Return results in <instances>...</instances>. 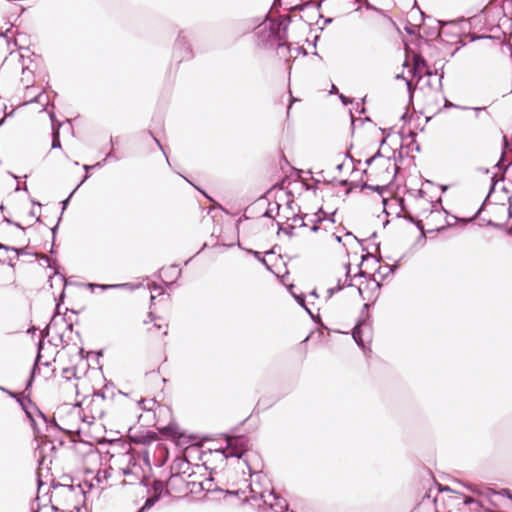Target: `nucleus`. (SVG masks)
<instances>
[{
	"instance_id": "nucleus-1",
	"label": "nucleus",
	"mask_w": 512,
	"mask_h": 512,
	"mask_svg": "<svg viewBox=\"0 0 512 512\" xmlns=\"http://www.w3.org/2000/svg\"><path fill=\"white\" fill-rule=\"evenodd\" d=\"M225 439L226 446L220 448V452L224 458H238L241 459L248 450L249 438L246 435H229L227 433L221 434Z\"/></svg>"
},
{
	"instance_id": "nucleus-14",
	"label": "nucleus",
	"mask_w": 512,
	"mask_h": 512,
	"mask_svg": "<svg viewBox=\"0 0 512 512\" xmlns=\"http://www.w3.org/2000/svg\"><path fill=\"white\" fill-rule=\"evenodd\" d=\"M507 147H508V140H507V137L504 135L503 136V150H505ZM504 159H505L504 151H502L501 157H500L499 161L497 162V164L495 165V167L498 168L500 171H503V173H505L508 170V168L512 165V161L509 164L505 165Z\"/></svg>"
},
{
	"instance_id": "nucleus-15",
	"label": "nucleus",
	"mask_w": 512,
	"mask_h": 512,
	"mask_svg": "<svg viewBox=\"0 0 512 512\" xmlns=\"http://www.w3.org/2000/svg\"><path fill=\"white\" fill-rule=\"evenodd\" d=\"M281 43L280 48H274L276 50L277 55L279 58L284 59L285 61H288L289 54L291 52L290 46L287 43L286 40L279 41Z\"/></svg>"
},
{
	"instance_id": "nucleus-58",
	"label": "nucleus",
	"mask_w": 512,
	"mask_h": 512,
	"mask_svg": "<svg viewBox=\"0 0 512 512\" xmlns=\"http://www.w3.org/2000/svg\"><path fill=\"white\" fill-rule=\"evenodd\" d=\"M339 185L341 186H354V187H357L358 185L354 182H350L349 180L347 179H342V180H339L338 181Z\"/></svg>"
},
{
	"instance_id": "nucleus-39",
	"label": "nucleus",
	"mask_w": 512,
	"mask_h": 512,
	"mask_svg": "<svg viewBox=\"0 0 512 512\" xmlns=\"http://www.w3.org/2000/svg\"><path fill=\"white\" fill-rule=\"evenodd\" d=\"M61 314L60 312V307L56 306L55 307V312H54V315L52 316L50 322H49V326L50 327H55L57 325V316H59Z\"/></svg>"
},
{
	"instance_id": "nucleus-7",
	"label": "nucleus",
	"mask_w": 512,
	"mask_h": 512,
	"mask_svg": "<svg viewBox=\"0 0 512 512\" xmlns=\"http://www.w3.org/2000/svg\"><path fill=\"white\" fill-rule=\"evenodd\" d=\"M260 498L263 500L265 505H269L270 509L274 510L275 512H286L288 511V502L285 498L278 495L274 490H271L268 493L269 497H272L274 500V503H268L267 496L265 492L260 493Z\"/></svg>"
},
{
	"instance_id": "nucleus-37",
	"label": "nucleus",
	"mask_w": 512,
	"mask_h": 512,
	"mask_svg": "<svg viewBox=\"0 0 512 512\" xmlns=\"http://www.w3.org/2000/svg\"><path fill=\"white\" fill-rule=\"evenodd\" d=\"M40 259H41L43 262L47 263V265H48V268H49V269H53V270H55V269H56V268H55V264H56V262H57L56 260L52 261V260H51L47 255H42V256L40 257Z\"/></svg>"
},
{
	"instance_id": "nucleus-28",
	"label": "nucleus",
	"mask_w": 512,
	"mask_h": 512,
	"mask_svg": "<svg viewBox=\"0 0 512 512\" xmlns=\"http://www.w3.org/2000/svg\"><path fill=\"white\" fill-rule=\"evenodd\" d=\"M62 376L69 381L72 377H76V369L74 367H66L62 370Z\"/></svg>"
},
{
	"instance_id": "nucleus-21",
	"label": "nucleus",
	"mask_w": 512,
	"mask_h": 512,
	"mask_svg": "<svg viewBox=\"0 0 512 512\" xmlns=\"http://www.w3.org/2000/svg\"><path fill=\"white\" fill-rule=\"evenodd\" d=\"M26 407H24L22 410L25 413L27 419H32L34 416L35 411L37 410V405L32 401H25Z\"/></svg>"
},
{
	"instance_id": "nucleus-6",
	"label": "nucleus",
	"mask_w": 512,
	"mask_h": 512,
	"mask_svg": "<svg viewBox=\"0 0 512 512\" xmlns=\"http://www.w3.org/2000/svg\"><path fill=\"white\" fill-rule=\"evenodd\" d=\"M413 77L422 78L423 74L431 76L432 72L429 70L428 63L422 54L417 53L412 56V68L409 71Z\"/></svg>"
},
{
	"instance_id": "nucleus-64",
	"label": "nucleus",
	"mask_w": 512,
	"mask_h": 512,
	"mask_svg": "<svg viewBox=\"0 0 512 512\" xmlns=\"http://www.w3.org/2000/svg\"><path fill=\"white\" fill-rule=\"evenodd\" d=\"M476 502H477V501H476L474 498L470 497V496H465V497H464V500H463V503H464L465 505H470V504H472V503H476Z\"/></svg>"
},
{
	"instance_id": "nucleus-51",
	"label": "nucleus",
	"mask_w": 512,
	"mask_h": 512,
	"mask_svg": "<svg viewBox=\"0 0 512 512\" xmlns=\"http://www.w3.org/2000/svg\"><path fill=\"white\" fill-rule=\"evenodd\" d=\"M295 228L296 227L294 225H288L287 227H285L284 233L291 238L295 235Z\"/></svg>"
},
{
	"instance_id": "nucleus-34",
	"label": "nucleus",
	"mask_w": 512,
	"mask_h": 512,
	"mask_svg": "<svg viewBox=\"0 0 512 512\" xmlns=\"http://www.w3.org/2000/svg\"><path fill=\"white\" fill-rule=\"evenodd\" d=\"M370 281H372V282H373V284H374L373 293H374V292H376L375 299H377V298H378V296H379V291H380V289H381V287H382V284H381V282H380V281H377V280L375 279V276H374V275L370 276Z\"/></svg>"
},
{
	"instance_id": "nucleus-12",
	"label": "nucleus",
	"mask_w": 512,
	"mask_h": 512,
	"mask_svg": "<svg viewBox=\"0 0 512 512\" xmlns=\"http://www.w3.org/2000/svg\"><path fill=\"white\" fill-rule=\"evenodd\" d=\"M504 180V176H502L500 179H496L495 175L491 178V185H490V188H489V192H488V195L486 196V199L484 200V202L481 204L480 208L476 211V213L474 214V216L472 217L471 220H474L476 219L480 214L481 212L484 210V206H485V203L487 201V199L491 196V194L495 191V187L498 183V181H503Z\"/></svg>"
},
{
	"instance_id": "nucleus-32",
	"label": "nucleus",
	"mask_w": 512,
	"mask_h": 512,
	"mask_svg": "<svg viewBox=\"0 0 512 512\" xmlns=\"http://www.w3.org/2000/svg\"><path fill=\"white\" fill-rule=\"evenodd\" d=\"M343 289L341 279L338 280L337 285L327 290L328 297H332L335 293L340 292Z\"/></svg>"
},
{
	"instance_id": "nucleus-18",
	"label": "nucleus",
	"mask_w": 512,
	"mask_h": 512,
	"mask_svg": "<svg viewBox=\"0 0 512 512\" xmlns=\"http://www.w3.org/2000/svg\"><path fill=\"white\" fill-rule=\"evenodd\" d=\"M149 488L153 491V495H158L160 498L163 495V492L165 491V484L160 479H154L152 484H150Z\"/></svg>"
},
{
	"instance_id": "nucleus-43",
	"label": "nucleus",
	"mask_w": 512,
	"mask_h": 512,
	"mask_svg": "<svg viewBox=\"0 0 512 512\" xmlns=\"http://www.w3.org/2000/svg\"><path fill=\"white\" fill-rule=\"evenodd\" d=\"M148 133L153 138V140L155 141V143L159 147V149L163 152V154L166 157L167 162L169 163L168 156L166 155L164 148H163L161 142L159 141V139H157L151 131H148Z\"/></svg>"
},
{
	"instance_id": "nucleus-22",
	"label": "nucleus",
	"mask_w": 512,
	"mask_h": 512,
	"mask_svg": "<svg viewBox=\"0 0 512 512\" xmlns=\"http://www.w3.org/2000/svg\"><path fill=\"white\" fill-rule=\"evenodd\" d=\"M451 219H452V220H450V221L448 220V221L446 222V225H445V226H441V227H438V228H436V229L428 230V232H430V233H433V232L440 233V232L444 231L447 227H452V226L456 225L458 222H460V221H461V219H460V218H458V217H457V216H455V215H451Z\"/></svg>"
},
{
	"instance_id": "nucleus-62",
	"label": "nucleus",
	"mask_w": 512,
	"mask_h": 512,
	"mask_svg": "<svg viewBox=\"0 0 512 512\" xmlns=\"http://www.w3.org/2000/svg\"><path fill=\"white\" fill-rule=\"evenodd\" d=\"M370 276L366 271H363V270H359V272L354 276V277H361V278H366L370 281Z\"/></svg>"
},
{
	"instance_id": "nucleus-52",
	"label": "nucleus",
	"mask_w": 512,
	"mask_h": 512,
	"mask_svg": "<svg viewBox=\"0 0 512 512\" xmlns=\"http://www.w3.org/2000/svg\"><path fill=\"white\" fill-rule=\"evenodd\" d=\"M430 492H431V491L429 490V491H427V492L425 493V495L422 497V499H421V501H420V503H419V506H423V505H425L426 503H429V502H430V499H431Z\"/></svg>"
},
{
	"instance_id": "nucleus-48",
	"label": "nucleus",
	"mask_w": 512,
	"mask_h": 512,
	"mask_svg": "<svg viewBox=\"0 0 512 512\" xmlns=\"http://www.w3.org/2000/svg\"><path fill=\"white\" fill-rule=\"evenodd\" d=\"M407 149L414 150L416 152L421 151L420 145L415 140H412L411 143L407 145Z\"/></svg>"
},
{
	"instance_id": "nucleus-50",
	"label": "nucleus",
	"mask_w": 512,
	"mask_h": 512,
	"mask_svg": "<svg viewBox=\"0 0 512 512\" xmlns=\"http://www.w3.org/2000/svg\"><path fill=\"white\" fill-rule=\"evenodd\" d=\"M63 122L57 120L54 123H51L52 133L60 132V128L62 127Z\"/></svg>"
},
{
	"instance_id": "nucleus-53",
	"label": "nucleus",
	"mask_w": 512,
	"mask_h": 512,
	"mask_svg": "<svg viewBox=\"0 0 512 512\" xmlns=\"http://www.w3.org/2000/svg\"><path fill=\"white\" fill-rule=\"evenodd\" d=\"M406 85H407V90H408V93H409V103L412 104L414 88L412 87V84H411L410 81H407Z\"/></svg>"
},
{
	"instance_id": "nucleus-35",
	"label": "nucleus",
	"mask_w": 512,
	"mask_h": 512,
	"mask_svg": "<svg viewBox=\"0 0 512 512\" xmlns=\"http://www.w3.org/2000/svg\"><path fill=\"white\" fill-rule=\"evenodd\" d=\"M214 491H219V492H224L226 495H230V496H239L240 494H244L245 491L243 490H223V489H220V488H215Z\"/></svg>"
},
{
	"instance_id": "nucleus-56",
	"label": "nucleus",
	"mask_w": 512,
	"mask_h": 512,
	"mask_svg": "<svg viewBox=\"0 0 512 512\" xmlns=\"http://www.w3.org/2000/svg\"><path fill=\"white\" fill-rule=\"evenodd\" d=\"M29 422H30V425L35 433V435H38L40 433L38 427H37V423H36V420L34 418V416L32 417V419H28Z\"/></svg>"
},
{
	"instance_id": "nucleus-23",
	"label": "nucleus",
	"mask_w": 512,
	"mask_h": 512,
	"mask_svg": "<svg viewBox=\"0 0 512 512\" xmlns=\"http://www.w3.org/2000/svg\"><path fill=\"white\" fill-rule=\"evenodd\" d=\"M360 188L362 190H364V189L372 190V191L378 193L379 195H382L384 193V191L387 189V186L371 185L366 182H363L360 185Z\"/></svg>"
},
{
	"instance_id": "nucleus-5",
	"label": "nucleus",
	"mask_w": 512,
	"mask_h": 512,
	"mask_svg": "<svg viewBox=\"0 0 512 512\" xmlns=\"http://www.w3.org/2000/svg\"><path fill=\"white\" fill-rule=\"evenodd\" d=\"M133 428L130 427L128 432V441L136 445H149L158 440V434L152 430H140L132 433Z\"/></svg>"
},
{
	"instance_id": "nucleus-36",
	"label": "nucleus",
	"mask_w": 512,
	"mask_h": 512,
	"mask_svg": "<svg viewBox=\"0 0 512 512\" xmlns=\"http://www.w3.org/2000/svg\"><path fill=\"white\" fill-rule=\"evenodd\" d=\"M77 189H78V187H76V188H75V189H74V190L69 194V196H68L66 199H64L63 201H61V205H62L61 214H60L61 216L63 215V213H64L65 209L67 208V206H68V204H69V202H70L71 197L73 196V194L75 193V191H76Z\"/></svg>"
},
{
	"instance_id": "nucleus-9",
	"label": "nucleus",
	"mask_w": 512,
	"mask_h": 512,
	"mask_svg": "<svg viewBox=\"0 0 512 512\" xmlns=\"http://www.w3.org/2000/svg\"><path fill=\"white\" fill-rule=\"evenodd\" d=\"M292 19L289 15H281L278 20L274 19V27L277 29V33L282 36L285 40L287 39L288 26Z\"/></svg>"
},
{
	"instance_id": "nucleus-20",
	"label": "nucleus",
	"mask_w": 512,
	"mask_h": 512,
	"mask_svg": "<svg viewBox=\"0 0 512 512\" xmlns=\"http://www.w3.org/2000/svg\"><path fill=\"white\" fill-rule=\"evenodd\" d=\"M56 275H58L60 277L61 281L64 283V287H66L68 285V281L65 278V276L55 270L53 276H56ZM64 299H65V288L62 289L60 295L56 299V306L60 307L64 303Z\"/></svg>"
},
{
	"instance_id": "nucleus-3",
	"label": "nucleus",
	"mask_w": 512,
	"mask_h": 512,
	"mask_svg": "<svg viewBox=\"0 0 512 512\" xmlns=\"http://www.w3.org/2000/svg\"><path fill=\"white\" fill-rule=\"evenodd\" d=\"M194 56L192 47L188 42V32L180 30L173 46V59L178 63L190 60Z\"/></svg>"
},
{
	"instance_id": "nucleus-10",
	"label": "nucleus",
	"mask_w": 512,
	"mask_h": 512,
	"mask_svg": "<svg viewBox=\"0 0 512 512\" xmlns=\"http://www.w3.org/2000/svg\"><path fill=\"white\" fill-rule=\"evenodd\" d=\"M295 286L292 284L289 286L288 290L290 291L291 295L295 299V301L298 303L299 306L305 309V311L310 315V317L315 321L314 314L312 311L307 307L306 305V295L303 293L296 294L293 292V288Z\"/></svg>"
},
{
	"instance_id": "nucleus-24",
	"label": "nucleus",
	"mask_w": 512,
	"mask_h": 512,
	"mask_svg": "<svg viewBox=\"0 0 512 512\" xmlns=\"http://www.w3.org/2000/svg\"><path fill=\"white\" fill-rule=\"evenodd\" d=\"M14 399L20 405L21 409H23L24 407H26L25 401L31 400V397H30V393L25 394L24 392H22V393H16V398H14Z\"/></svg>"
},
{
	"instance_id": "nucleus-40",
	"label": "nucleus",
	"mask_w": 512,
	"mask_h": 512,
	"mask_svg": "<svg viewBox=\"0 0 512 512\" xmlns=\"http://www.w3.org/2000/svg\"><path fill=\"white\" fill-rule=\"evenodd\" d=\"M306 217V214L302 215V216H299L297 214H294L290 219L293 221V222H299V220L301 221V224H300V227H306V223L304 221Z\"/></svg>"
},
{
	"instance_id": "nucleus-41",
	"label": "nucleus",
	"mask_w": 512,
	"mask_h": 512,
	"mask_svg": "<svg viewBox=\"0 0 512 512\" xmlns=\"http://www.w3.org/2000/svg\"><path fill=\"white\" fill-rule=\"evenodd\" d=\"M494 494H498V495H501V496H505L507 497L508 499L511 500L512 502V492L510 489L508 488H503L501 489L499 492H493Z\"/></svg>"
},
{
	"instance_id": "nucleus-16",
	"label": "nucleus",
	"mask_w": 512,
	"mask_h": 512,
	"mask_svg": "<svg viewBox=\"0 0 512 512\" xmlns=\"http://www.w3.org/2000/svg\"><path fill=\"white\" fill-rule=\"evenodd\" d=\"M129 283H123V284H94V283H88L87 286L91 289L97 287L103 291L110 290V289H119V288H125L129 286Z\"/></svg>"
},
{
	"instance_id": "nucleus-27",
	"label": "nucleus",
	"mask_w": 512,
	"mask_h": 512,
	"mask_svg": "<svg viewBox=\"0 0 512 512\" xmlns=\"http://www.w3.org/2000/svg\"><path fill=\"white\" fill-rule=\"evenodd\" d=\"M147 400L144 399V398H141L139 401H138V406L140 409L144 410V411H151L153 406L155 405L156 401L155 399H150L149 400V403L151 404L150 406H148L146 404Z\"/></svg>"
},
{
	"instance_id": "nucleus-4",
	"label": "nucleus",
	"mask_w": 512,
	"mask_h": 512,
	"mask_svg": "<svg viewBox=\"0 0 512 512\" xmlns=\"http://www.w3.org/2000/svg\"><path fill=\"white\" fill-rule=\"evenodd\" d=\"M370 318H371L370 314L366 313V316L363 318H360L352 330L353 340L355 341L357 346L364 352L367 349L365 340H364V335L365 334L370 335L371 330H372V322H371ZM368 350L371 351L370 348H368Z\"/></svg>"
},
{
	"instance_id": "nucleus-42",
	"label": "nucleus",
	"mask_w": 512,
	"mask_h": 512,
	"mask_svg": "<svg viewBox=\"0 0 512 512\" xmlns=\"http://www.w3.org/2000/svg\"><path fill=\"white\" fill-rule=\"evenodd\" d=\"M43 348H44V339L40 338V340L37 343V355H36L37 360L41 359V357H42L41 351L43 350Z\"/></svg>"
},
{
	"instance_id": "nucleus-13",
	"label": "nucleus",
	"mask_w": 512,
	"mask_h": 512,
	"mask_svg": "<svg viewBox=\"0 0 512 512\" xmlns=\"http://www.w3.org/2000/svg\"><path fill=\"white\" fill-rule=\"evenodd\" d=\"M398 267H399V261H396L392 265L386 264L384 266H379L377 269V273L380 275L381 280H384L390 274L394 273L398 269Z\"/></svg>"
},
{
	"instance_id": "nucleus-11",
	"label": "nucleus",
	"mask_w": 512,
	"mask_h": 512,
	"mask_svg": "<svg viewBox=\"0 0 512 512\" xmlns=\"http://www.w3.org/2000/svg\"><path fill=\"white\" fill-rule=\"evenodd\" d=\"M327 212L324 211L323 207H320L318 211L314 214V218L311 219V222L313 223L312 226H310V230L314 233L318 232L320 227L319 223L326 220Z\"/></svg>"
},
{
	"instance_id": "nucleus-59",
	"label": "nucleus",
	"mask_w": 512,
	"mask_h": 512,
	"mask_svg": "<svg viewBox=\"0 0 512 512\" xmlns=\"http://www.w3.org/2000/svg\"><path fill=\"white\" fill-rule=\"evenodd\" d=\"M60 341L61 343L63 344V347H66L69 345L70 341L72 340V338H70L69 336L67 337V339L65 338L64 334H60Z\"/></svg>"
},
{
	"instance_id": "nucleus-49",
	"label": "nucleus",
	"mask_w": 512,
	"mask_h": 512,
	"mask_svg": "<svg viewBox=\"0 0 512 512\" xmlns=\"http://www.w3.org/2000/svg\"><path fill=\"white\" fill-rule=\"evenodd\" d=\"M66 487L70 490V491H74L75 488H78L80 490V493L85 496L86 495V491L84 490L83 488V485L82 484H78L77 486H74V485H66Z\"/></svg>"
},
{
	"instance_id": "nucleus-60",
	"label": "nucleus",
	"mask_w": 512,
	"mask_h": 512,
	"mask_svg": "<svg viewBox=\"0 0 512 512\" xmlns=\"http://www.w3.org/2000/svg\"><path fill=\"white\" fill-rule=\"evenodd\" d=\"M398 217H403L405 220L409 221L410 223H414L415 222V217L410 214V213H406L404 214L403 216H401L400 214L397 215Z\"/></svg>"
},
{
	"instance_id": "nucleus-2",
	"label": "nucleus",
	"mask_w": 512,
	"mask_h": 512,
	"mask_svg": "<svg viewBox=\"0 0 512 512\" xmlns=\"http://www.w3.org/2000/svg\"><path fill=\"white\" fill-rule=\"evenodd\" d=\"M265 22H269V26H264L261 28L262 24L258 26L259 31L258 35V46L264 50H274V48H280L281 43L279 41L285 40L282 38L280 33H277V29L274 27V18H272L269 14L265 15Z\"/></svg>"
},
{
	"instance_id": "nucleus-19",
	"label": "nucleus",
	"mask_w": 512,
	"mask_h": 512,
	"mask_svg": "<svg viewBox=\"0 0 512 512\" xmlns=\"http://www.w3.org/2000/svg\"><path fill=\"white\" fill-rule=\"evenodd\" d=\"M160 496L158 495H152L150 497H148L144 504L142 505V507H140L137 512H146L148 510H150L159 500H160Z\"/></svg>"
},
{
	"instance_id": "nucleus-63",
	"label": "nucleus",
	"mask_w": 512,
	"mask_h": 512,
	"mask_svg": "<svg viewBox=\"0 0 512 512\" xmlns=\"http://www.w3.org/2000/svg\"><path fill=\"white\" fill-rule=\"evenodd\" d=\"M33 382H34V378L29 377L27 379L24 393H26L28 390H30L32 388Z\"/></svg>"
},
{
	"instance_id": "nucleus-57",
	"label": "nucleus",
	"mask_w": 512,
	"mask_h": 512,
	"mask_svg": "<svg viewBox=\"0 0 512 512\" xmlns=\"http://www.w3.org/2000/svg\"><path fill=\"white\" fill-rule=\"evenodd\" d=\"M61 321L62 322H66L67 323V326H66V329L72 333L73 332V323L72 322H69L66 318V315L64 314L63 317L61 318Z\"/></svg>"
},
{
	"instance_id": "nucleus-8",
	"label": "nucleus",
	"mask_w": 512,
	"mask_h": 512,
	"mask_svg": "<svg viewBox=\"0 0 512 512\" xmlns=\"http://www.w3.org/2000/svg\"><path fill=\"white\" fill-rule=\"evenodd\" d=\"M157 430L163 436L171 440H180L182 438V433L179 431L178 425L173 421L164 427H158Z\"/></svg>"
},
{
	"instance_id": "nucleus-29",
	"label": "nucleus",
	"mask_w": 512,
	"mask_h": 512,
	"mask_svg": "<svg viewBox=\"0 0 512 512\" xmlns=\"http://www.w3.org/2000/svg\"><path fill=\"white\" fill-rule=\"evenodd\" d=\"M60 132L52 133L51 149H61Z\"/></svg>"
},
{
	"instance_id": "nucleus-25",
	"label": "nucleus",
	"mask_w": 512,
	"mask_h": 512,
	"mask_svg": "<svg viewBox=\"0 0 512 512\" xmlns=\"http://www.w3.org/2000/svg\"><path fill=\"white\" fill-rule=\"evenodd\" d=\"M9 248H10L9 251H13V252L16 253V258H18L21 255H34V256H37L36 253H30L28 251V246H24V247H20V248L9 246Z\"/></svg>"
},
{
	"instance_id": "nucleus-33",
	"label": "nucleus",
	"mask_w": 512,
	"mask_h": 512,
	"mask_svg": "<svg viewBox=\"0 0 512 512\" xmlns=\"http://www.w3.org/2000/svg\"><path fill=\"white\" fill-rule=\"evenodd\" d=\"M3 222L7 223L8 225H13L15 226L16 228L20 229L21 231L25 232L26 231V227H23L19 222H15L13 221L12 219L6 217V216H3Z\"/></svg>"
},
{
	"instance_id": "nucleus-45",
	"label": "nucleus",
	"mask_w": 512,
	"mask_h": 512,
	"mask_svg": "<svg viewBox=\"0 0 512 512\" xmlns=\"http://www.w3.org/2000/svg\"><path fill=\"white\" fill-rule=\"evenodd\" d=\"M370 257H371V258H375V261H376L377 263H379V262L381 261V259H382V258H381V256H379V257H375V256H373L371 253L367 252L366 254H364V255H362V256H361V263H363L364 261H366V260H367L368 258H370ZM361 265H362V264H360L359 266L361 267Z\"/></svg>"
},
{
	"instance_id": "nucleus-30",
	"label": "nucleus",
	"mask_w": 512,
	"mask_h": 512,
	"mask_svg": "<svg viewBox=\"0 0 512 512\" xmlns=\"http://www.w3.org/2000/svg\"><path fill=\"white\" fill-rule=\"evenodd\" d=\"M46 426L48 429H53V430H58V431H62V432H65V433H68L67 430L63 429L62 427H60L57 423V421L53 418V419H48V422H46Z\"/></svg>"
},
{
	"instance_id": "nucleus-31",
	"label": "nucleus",
	"mask_w": 512,
	"mask_h": 512,
	"mask_svg": "<svg viewBox=\"0 0 512 512\" xmlns=\"http://www.w3.org/2000/svg\"><path fill=\"white\" fill-rule=\"evenodd\" d=\"M173 274L176 275V279L181 275V269L177 265H171L166 271L165 275L171 277Z\"/></svg>"
},
{
	"instance_id": "nucleus-26",
	"label": "nucleus",
	"mask_w": 512,
	"mask_h": 512,
	"mask_svg": "<svg viewBox=\"0 0 512 512\" xmlns=\"http://www.w3.org/2000/svg\"><path fill=\"white\" fill-rule=\"evenodd\" d=\"M100 167H102V162H97L94 165H83V169L85 170L86 174H85L84 178L82 179V181L77 185V187L79 188L89 178V174H88L89 170L94 169V168H100Z\"/></svg>"
},
{
	"instance_id": "nucleus-54",
	"label": "nucleus",
	"mask_w": 512,
	"mask_h": 512,
	"mask_svg": "<svg viewBox=\"0 0 512 512\" xmlns=\"http://www.w3.org/2000/svg\"><path fill=\"white\" fill-rule=\"evenodd\" d=\"M61 215L59 216L58 220H57V223L54 227L51 228V232H52V240L55 241L56 239V234H57V231H58V227H59V223L61 221Z\"/></svg>"
},
{
	"instance_id": "nucleus-46",
	"label": "nucleus",
	"mask_w": 512,
	"mask_h": 512,
	"mask_svg": "<svg viewBox=\"0 0 512 512\" xmlns=\"http://www.w3.org/2000/svg\"><path fill=\"white\" fill-rule=\"evenodd\" d=\"M399 135L403 140L406 138H411L412 140H414V138L416 137V133L413 130H409L407 134H405L403 131H400Z\"/></svg>"
},
{
	"instance_id": "nucleus-44",
	"label": "nucleus",
	"mask_w": 512,
	"mask_h": 512,
	"mask_svg": "<svg viewBox=\"0 0 512 512\" xmlns=\"http://www.w3.org/2000/svg\"><path fill=\"white\" fill-rule=\"evenodd\" d=\"M339 99L341 100V102H342V104L344 106H347L348 104H353L354 103V99H352L350 97H347L344 94H339Z\"/></svg>"
},
{
	"instance_id": "nucleus-55",
	"label": "nucleus",
	"mask_w": 512,
	"mask_h": 512,
	"mask_svg": "<svg viewBox=\"0 0 512 512\" xmlns=\"http://www.w3.org/2000/svg\"><path fill=\"white\" fill-rule=\"evenodd\" d=\"M110 159H114L115 161L118 160V158L114 155L113 153V149H111V151L109 153H107V155L105 156V158L101 161L102 162V165L104 163H106L108 160Z\"/></svg>"
},
{
	"instance_id": "nucleus-61",
	"label": "nucleus",
	"mask_w": 512,
	"mask_h": 512,
	"mask_svg": "<svg viewBox=\"0 0 512 512\" xmlns=\"http://www.w3.org/2000/svg\"><path fill=\"white\" fill-rule=\"evenodd\" d=\"M35 413L46 423L48 422V416L46 414H44L38 407H37V410L35 411Z\"/></svg>"
},
{
	"instance_id": "nucleus-17",
	"label": "nucleus",
	"mask_w": 512,
	"mask_h": 512,
	"mask_svg": "<svg viewBox=\"0 0 512 512\" xmlns=\"http://www.w3.org/2000/svg\"><path fill=\"white\" fill-rule=\"evenodd\" d=\"M321 1L319 0H301V3L296 5L293 9L303 10L307 7H315L318 11L321 9Z\"/></svg>"
},
{
	"instance_id": "nucleus-47",
	"label": "nucleus",
	"mask_w": 512,
	"mask_h": 512,
	"mask_svg": "<svg viewBox=\"0 0 512 512\" xmlns=\"http://www.w3.org/2000/svg\"><path fill=\"white\" fill-rule=\"evenodd\" d=\"M486 225L501 230L504 229L505 227V224L497 223L494 222L493 220H487Z\"/></svg>"
},
{
	"instance_id": "nucleus-38",
	"label": "nucleus",
	"mask_w": 512,
	"mask_h": 512,
	"mask_svg": "<svg viewBox=\"0 0 512 512\" xmlns=\"http://www.w3.org/2000/svg\"><path fill=\"white\" fill-rule=\"evenodd\" d=\"M39 362H40V360H37V358H35V361H34V364L32 366V369L30 371V376L29 377L35 379L36 374L40 372Z\"/></svg>"
}]
</instances>
